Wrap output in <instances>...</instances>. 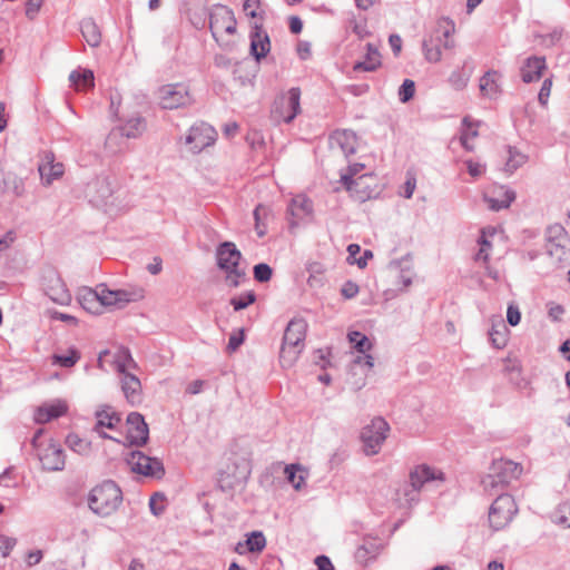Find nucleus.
<instances>
[{"label": "nucleus", "instance_id": "64", "mask_svg": "<svg viewBox=\"0 0 570 570\" xmlns=\"http://www.w3.org/2000/svg\"><path fill=\"white\" fill-rule=\"evenodd\" d=\"M302 29H303V22H302L301 18L297 16H292L289 18L291 32L294 35H298V33H301Z\"/></svg>", "mask_w": 570, "mask_h": 570}, {"label": "nucleus", "instance_id": "25", "mask_svg": "<svg viewBox=\"0 0 570 570\" xmlns=\"http://www.w3.org/2000/svg\"><path fill=\"white\" fill-rule=\"evenodd\" d=\"M258 68V62L256 60L253 61L249 58L237 61L233 69L234 79L237 80L240 86L252 83L253 79L256 77Z\"/></svg>", "mask_w": 570, "mask_h": 570}, {"label": "nucleus", "instance_id": "11", "mask_svg": "<svg viewBox=\"0 0 570 570\" xmlns=\"http://www.w3.org/2000/svg\"><path fill=\"white\" fill-rule=\"evenodd\" d=\"M157 99L161 109L174 110L189 106L193 99L183 83L164 85L157 90Z\"/></svg>", "mask_w": 570, "mask_h": 570}, {"label": "nucleus", "instance_id": "1", "mask_svg": "<svg viewBox=\"0 0 570 570\" xmlns=\"http://www.w3.org/2000/svg\"><path fill=\"white\" fill-rule=\"evenodd\" d=\"M122 491L112 480H106L91 489L88 507L101 518L114 514L122 503Z\"/></svg>", "mask_w": 570, "mask_h": 570}, {"label": "nucleus", "instance_id": "29", "mask_svg": "<svg viewBox=\"0 0 570 570\" xmlns=\"http://www.w3.org/2000/svg\"><path fill=\"white\" fill-rule=\"evenodd\" d=\"M24 191L26 189L23 179L17 176L14 173H4L3 176L0 178L1 194L11 193L16 197H21L23 196Z\"/></svg>", "mask_w": 570, "mask_h": 570}, {"label": "nucleus", "instance_id": "61", "mask_svg": "<svg viewBox=\"0 0 570 570\" xmlns=\"http://www.w3.org/2000/svg\"><path fill=\"white\" fill-rule=\"evenodd\" d=\"M465 165H466L468 173L472 177H479L484 173V166L479 163H475L471 159L466 160Z\"/></svg>", "mask_w": 570, "mask_h": 570}, {"label": "nucleus", "instance_id": "24", "mask_svg": "<svg viewBox=\"0 0 570 570\" xmlns=\"http://www.w3.org/2000/svg\"><path fill=\"white\" fill-rule=\"evenodd\" d=\"M546 69L547 63L544 57H528L520 68L521 79L525 83L538 81Z\"/></svg>", "mask_w": 570, "mask_h": 570}, {"label": "nucleus", "instance_id": "3", "mask_svg": "<svg viewBox=\"0 0 570 570\" xmlns=\"http://www.w3.org/2000/svg\"><path fill=\"white\" fill-rule=\"evenodd\" d=\"M306 330L307 323L301 317H295L287 324L279 352L283 366H291L297 360L304 347Z\"/></svg>", "mask_w": 570, "mask_h": 570}, {"label": "nucleus", "instance_id": "45", "mask_svg": "<svg viewBox=\"0 0 570 570\" xmlns=\"http://www.w3.org/2000/svg\"><path fill=\"white\" fill-rule=\"evenodd\" d=\"M66 444L68 448L79 454L85 453L89 450V443L82 440L78 434L70 433L66 438Z\"/></svg>", "mask_w": 570, "mask_h": 570}, {"label": "nucleus", "instance_id": "2", "mask_svg": "<svg viewBox=\"0 0 570 570\" xmlns=\"http://www.w3.org/2000/svg\"><path fill=\"white\" fill-rule=\"evenodd\" d=\"M522 473V466L511 460H493L489 472L481 480V485L490 495L500 494Z\"/></svg>", "mask_w": 570, "mask_h": 570}, {"label": "nucleus", "instance_id": "34", "mask_svg": "<svg viewBox=\"0 0 570 570\" xmlns=\"http://www.w3.org/2000/svg\"><path fill=\"white\" fill-rule=\"evenodd\" d=\"M473 67H469L465 61L461 68L453 70L448 79L450 86L455 90H462L468 86L472 76Z\"/></svg>", "mask_w": 570, "mask_h": 570}, {"label": "nucleus", "instance_id": "18", "mask_svg": "<svg viewBox=\"0 0 570 570\" xmlns=\"http://www.w3.org/2000/svg\"><path fill=\"white\" fill-rule=\"evenodd\" d=\"M454 31L452 29H445L442 31V35H438L436 37L430 36L429 38H424L422 42V50L425 59L429 62H439L442 58L441 46L446 49L453 48L454 42L450 40L451 33Z\"/></svg>", "mask_w": 570, "mask_h": 570}, {"label": "nucleus", "instance_id": "53", "mask_svg": "<svg viewBox=\"0 0 570 570\" xmlns=\"http://www.w3.org/2000/svg\"><path fill=\"white\" fill-rule=\"evenodd\" d=\"M17 544V539L7 535H0V551L3 558L10 556L11 551Z\"/></svg>", "mask_w": 570, "mask_h": 570}, {"label": "nucleus", "instance_id": "38", "mask_svg": "<svg viewBox=\"0 0 570 570\" xmlns=\"http://www.w3.org/2000/svg\"><path fill=\"white\" fill-rule=\"evenodd\" d=\"M78 301L80 305L90 313H97L98 307H100V299L97 293V287L95 289L85 287L79 292Z\"/></svg>", "mask_w": 570, "mask_h": 570}, {"label": "nucleus", "instance_id": "57", "mask_svg": "<svg viewBox=\"0 0 570 570\" xmlns=\"http://www.w3.org/2000/svg\"><path fill=\"white\" fill-rule=\"evenodd\" d=\"M43 0H27L26 2V16L29 19H35L38 14Z\"/></svg>", "mask_w": 570, "mask_h": 570}, {"label": "nucleus", "instance_id": "35", "mask_svg": "<svg viewBox=\"0 0 570 570\" xmlns=\"http://www.w3.org/2000/svg\"><path fill=\"white\" fill-rule=\"evenodd\" d=\"M114 363L119 374L128 372L129 368H136L137 363L128 347L119 346L114 355Z\"/></svg>", "mask_w": 570, "mask_h": 570}, {"label": "nucleus", "instance_id": "54", "mask_svg": "<svg viewBox=\"0 0 570 570\" xmlns=\"http://www.w3.org/2000/svg\"><path fill=\"white\" fill-rule=\"evenodd\" d=\"M358 285L352 281H347L343 284L342 288H341V294L347 298V299H351V298H354L357 294H358Z\"/></svg>", "mask_w": 570, "mask_h": 570}, {"label": "nucleus", "instance_id": "15", "mask_svg": "<svg viewBox=\"0 0 570 570\" xmlns=\"http://www.w3.org/2000/svg\"><path fill=\"white\" fill-rule=\"evenodd\" d=\"M216 140L215 129L204 122H197L190 127L185 138V144L190 146L193 153H200L204 148L213 145Z\"/></svg>", "mask_w": 570, "mask_h": 570}, {"label": "nucleus", "instance_id": "19", "mask_svg": "<svg viewBox=\"0 0 570 570\" xmlns=\"http://www.w3.org/2000/svg\"><path fill=\"white\" fill-rule=\"evenodd\" d=\"M126 423L128 443L136 446L145 445L149 439V429L145 417L138 412H131L127 415Z\"/></svg>", "mask_w": 570, "mask_h": 570}, {"label": "nucleus", "instance_id": "41", "mask_svg": "<svg viewBox=\"0 0 570 570\" xmlns=\"http://www.w3.org/2000/svg\"><path fill=\"white\" fill-rule=\"evenodd\" d=\"M246 550L249 552H261L266 547V539L262 531H253L245 541Z\"/></svg>", "mask_w": 570, "mask_h": 570}, {"label": "nucleus", "instance_id": "6", "mask_svg": "<svg viewBox=\"0 0 570 570\" xmlns=\"http://www.w3.org/2000/svg\"><path fill=\"white\" fill-rule=\"evenodd\" d=\"M42 433L41 429L37 430L31 440L35 454L40 461L42 469L47 471L63 470L66 464L63 450L52 440H49L47 443L41 441Z\"/></svg>", "mask_w": 570, "mask_h": 570}, {"label": "nucleus", "instance_id": "46", "mask_svg": "<svg viewBox=\"0 0 570 570\" xmlns=\"http://www.w3.org/2000/svg\"><path fill=\"white\" fill-rule=\"evenodd\" d=\"M224 272L226 274L225 279L230 287H238L242 281L246 278L245 269L239 266Z\"/></svg>", "mask_w": 570, "mask_h": 570}, {"label": "nucleus", "instance_id": "14", "mask_svg": "<svg viewBox=\"0 0 570 570\" xmlns=\"http://www.w3.org/2000/svg\"><path fill=\"white\" fill-rule=\"evenodd\" d=\"M348 341L353 345V347L364 354L358 355L353 361V364L351 366V371L357 370L360 367L363 372V374H366L368 371L372 370L374 366V358L372 355L365 354V352L370 351L372 348V344L366 335L358 331H352L348 333Z\"/></svg>", "mask_w": 570, "mask_h": 570}, {"label": "nucleus", "instance_id": "17", "mask_svg": "<svg viewBox=\"0 0 570 570\" xmlns=\"http://www.w3.org/2000/svg\"><path fill=\"white\" fill-rule=\"evenodd\" d=\"M313 212V202L305 195H296L291 199L286 210L289 227L296 228L301 223L312 218Z\"/></svg>", "mask_w": 570, "mask_h": 570}, {"label": "nucleus", "instance_id": "32", "mask_svg": "<svg viewBox=\"0 0 570 570\" xmlns=\"http://www.w3.org/2000/svg\"><path fill=\"white\" fill-rule=\"evenodd\" d=\"M80 31L89 46L98 47L100 45L101 33L92 18H85L81 20Z\"/></svg>", "mask_w": 570, "mask_h": 570}, {"label": "nucleus", "instance_id": "59", "mask_svg": "<svg viewBox=\"0 0 570 570\" xmlns=\"http://www.w3.org/2000/svg\"><path fill=\"white\" fill-rule=\"evenodd\" d=\"M559 512L561 515L558 519V523L570 528V502H564L560 505Z\"/></svg>", "mask_w": 570, "mask_h": 570}, {"label": "nucleus", "instance_id": "44", "mask_svg": "<svg viewBox=\"0 0 570 570\" xmlns=\"http://www.w3.org/2000/svg\"><path fill=\"white\" fill-rule=\"evenodd\" d=\"M301 470L298 464H289L285 466V475L287 481L296 489L299 490L304 484V476L298 475L297 472Z\"/></svg>", "mask_w": 570, "mask_h": 570}, {"label": "nucleus", "instance_id": "26", "mask_svg": "<svg viewBox=\"0 0 570 570\" xmlns=\"http://www.w3.org/2000/svg\"><path fill=\"white\" fill-rule=\"evenodd\" d=\"M501 75L497 70L487 71L479 82V88L483 97L493 99L501 92Z\"/></svg>", "mask_w": 570, "mask_h": 570}, {"label": "nucleus", "instance_id": "12", "mask_svg": "<svg viewBox=\"0 0 570 570\" xmlns=\"http://www.w3.org/2000/svg\"><path fill=\"white\" fill-rule=\"evenodd\" d=\"M390 426L383 417H375L362 429L361 440L366 455L377 454L386 439Z\"/></svg>", "mask_w": 570, "mask_h": 570}, {"label": "nucleus", "instance_id": "56", "mask_svg": "<svg viewBox=\"0 0 570 570\" xmlns=\"http://www.w3.org/2000/svg\"><path fill=\"white\" fill-rule=\"evenodd\" d=\"M244 330H239L238 333H234L229 336L227 350L229 352L236 351L244 342Z\"/></svg>", "mask_w": 570, "mask_h": 570}, {"label": "nucleus", "instance_id": "9", "mask_svg": "<svg viewBox=\"0 0 570 570\" xmlns=\"http://www.w3.org/2000/svg\"><path fill=\"white\" fill-rule=\"evenodd\" d=\"M517 511L518 508L512 495L508 493L498 494L489 510L490 527L494 531L505 528L511 522Z\"/></svg>", "mask_w": 570, "mask_h": 570}, {"label": "nucleus", "instance_id": "63", "mask_svg": "<svg viewBox=\"0 0 570 570\" xmlns=\"http://www.w3.org/2000/svg\"><path fill=\"white\" fill-rule=\"evenodd\" d=\"M389 43L392 48L393 53L395 56H399L402 49V38L399 35L393 33L389 37Z\"/></svg>", "mask_w": 570, "mask_h": 570}, {"label": "nucleus", "instance_id": "52", "mask_svg": "<svg viewBox=\"0 0 570 570\" xmlns=\"http://www.w3.org/2000/svg\"><path fill=\"white\" fill-rule=\"evenodd\" d=\"M551 88H552V78L551 77L546 78L543 80L540 91L538 94V100L542 107H547V105H548V100H549V97L551 94Z\"/></svg>", "mask_w": 570, "mask_h": 570}, {"label": "nucleus", "instance_id": "20", "mask_svg": "<svg viewBox=\"0 0 570 570\" xmlns=\"http://www.w3.org/2000/svg\"><path fill=\"white\" fill-rule=\"evenodd\" d=\"M242 257V253L233 242H223L216 248V264L220 271L238 267Z\"/></svg>", "mask_w": 570, "mask_h": 570}, {"label": "nucleus", "instance_id": "23", "mask_svg": "<svg viewBox=\"0 0 570 570\" xmlns=\"http://www.w3.org/2000/svg\"><path fill=\"white\" fill-rule=\"evenodd\" d=\"M250 38V55L259 62L267 56L271 50V40L265 30L258 24H255L249 35Z\"/></svg>", "mask_w": 570, "mask_h": 570}, {"label": "nucleus", "instance_id": "36", "mask_svg": "<svg viewBox=\"0 0 570 570\" xmlns=\"http://www.w3.org/2000/svg\"><path fill=\"white\" fill-rule=\"evenodd\" d=\"M71 86L77 90H86L94 87V72L89 69L73 70L69 75Z\"/></svg>", "mask_w": 570, "mask_h": 570}, {"label": "nucleus", "instance_id": "55", "mask_svg": "<svg viewBox=\"0 0 570 570\" xmlns=\"http://www.w3.org/2000/svg\"><path fill=\"white\" fill-rule=\"evenodd\" d=\"M266 207L263 205H257L254 209L255 229L258 237H263L266 234V229L261 226V215L262 213L266 214Z\"/></svg>", "mask_w": 570, "mask_h": 570}, {"label": "nucleus", "instance_id": "16", "mask_svg": "<svg viewBox=\"0 0 570 570\" xmlns=\"http://www.w3.org/2000/svg\"><path fill=\"white\" fill-rule=\"evenodd\" d=\"M236 24L233 11L225 6H215L209 14V29L214 38L223 31L228 35L235 33Z\"/></svg>", "mask_w": 570, "mask_h": 570}, {"label": "nucleus", "instance_id": "60", "mask_svg": "<svg viewBox=\"0 0 570 570\" xmlns=\"http://www.w3.org/2000/svg\"><path fill=\"white\" fill-rule=\"evenodd\" d=\"M51 320H58L65 323L77 324V318L70 314L61 313L56 309L48 311Z\"/></svg>", "mask_w": 570, "mask_h": 570}, {"label": "nucleus", "instance_id": "42", "mask_svg": "<svg viewBox=\"0 0 570 570\" xmlns=\"http://www.w3.org/2000/svg\"><path fill=\"white\" fill-rule=\"evenodd\" d=\"M256 302V294L253 291H248L239 296H234L230 298L229 303L233 306L234 311H242L253 303Z\"/></svg>", "mask_w": 570, "mask_h": 570}, {"label": "nucleus", "instance_id": "31", "mask_svg": "<svg viewBox=\"0 0 570 570\" xmlns=\"http://www.w3.org/2000/svg\"><path fill=\"white\" fill-rule=\"evenodd\" d=\"M107 410H110V406L105 405L104 409L96 411L97 422L94 431L99 432V430L102 428L114 430L121 422V416L119 413L108 412Z\"/></svg>", "mask_w": 570, "mask_h": 570}, {"label": "nucleus", "instance_id": "21", "mask_svg": "<svg viewBox=\"0 0 570 570\" xmlns=\"http://www.w3.org/2000/svg\"><path fill=\"white\" fill-rule=\"evenodd\" d=\"M114 189L108 176H97L88 183L86 194L90 203L101 205L112 195Z\"/></svg>", "mask_w": 570, "mask_h": 570}, {"label": "nucleus", "instance_id": "48", "mask_svg": "<svg viewBox=\"0 0 570 570\" xmlns=\"http://www.w3.org/2000/svg\"><path fill=\"white\" fill-rule=\"evenodd\" d=\"M377 553V546L374 542H365L356 550V559L358 561H367Z\"/></svg>", "mask_w": 570, "mask_h": 570}, {"label": "nucleus", "instance_id": "22", "mask_svg": "<svg viewBox=\"0 0 570 570\" xmlns=\"http://www.w3.org/2000/svg\"><path fill=\"white\" fill-rule=\"evenodd\" d=\"M120 386L126 401L131 406H137L142 402V389L140 380L129 372L119 374Z\"/></svg>", "mask_w": 570, "mask_h": 570}, {"label": "nucleus", "instance_id": "5", "mask_svg": "<svg viewBox=\"0 0 570 570\" xmlns=\"http://www.w3.org/2000/svg\"><path fill=\"white\" fill-rule=\"evenodd\" d=\"M546 253L557 266L570 264V239L561 224H553L547 228Z\"/></svg>", "mask_w": 570, "mask_h": 570}, {"label": "nucleus", "instance_id": "4", "mask_svg": "<svg viewBox=\"0 0 570 570\" xmlns=\"http://www.w3.org/2000/svg\"><path fill=\"white\" fill-rule=\"evenodd\" d=\"M409 480V484L403 489V494L405 502L409 505H412L413 503L419 502V493L425 484L432 482L443 483L445 481V474L441 470L428 464H419L411 470Z\"/></svg>", "mask_w": 570, "mask_h": 570}, {"label": "nucleus", "instance_id": "40", "mask_svg": "<svg viewBox=\"0 0 570 570\" xmlns=\"http://www.w3.org/2000/svg\"><path fill=\"white\" fill-rule=\"evenodd\" d=\"M39 173H40L41 179L46 184L49 185L55 179L62 176L63 165L60 163H57V164L48 163V164L39 166Z\"/></svg>", "mask_w": 570, "mask_h": 570}, {"label": "nucleus", "instance_id": "43", "mask_svg": "<svg viewBox=\"0 0 570 570\" xmlns=\"http://www.w3.org/2000/svg\"><path fill=\"white\" fill-rule=\"evenodd\" d=\"M515 199V193L512 189H507L503 193V196L501 199L499 198H491L490 202V208L493 210H501L508 208L511 203Z\"/></svg>", "mask_w": 570, "mask_h": 570}, {"label": "nucleus", "instance_id": "58", "mask_svg": "<svg viewBox=\"0 0 570 570\" xmlns=\"http://www.w3.org/2000/svg\"><path fill=\"white\" fill-rule=\"evenodd\" d=\"M507 321L511 326H515L521 321V313L518 306L509 305L507 311Z\"/></svg>", "mask_w": 570, "mask_h": 570}, {"label": "nucleus", "instance_id": "50", "mask_svg": "<svg viewBox=\"0 0 570 570\" xmlns=\"http://www.w3.org/2000/svg\"><path fill=\"white\" fill-rule=\"evenodd\" d=\"M501 327L502 330L492 327L489 332L490 341L495 348H503L507 344L505 325L502 324Z\"/></svg>", "mask_w": 570, "mask_h": 570}, {"label": "nucleus", "instance_id": "30", "mask_svg": "<svg viewBox=\"0 0 570 570\" xmlns=\"http://www.w3.org/2000/svg\"><path fill=\"white\" fill-rule=\"evenodd\" d=\"M381 66V56L373 43L366 45L365 60L357 61L353 66L354 71H375Z\"/></svg>", "mask_w": 570, "mask_h": 570}, {"label": "nucleus", "instance_id": "8", "mask_svg": "<svg viewBox=\"0 0 570 570\" xmlns=\"http://www.w3.org/2000/svg\"><path fill=\"white\" fill-rule=\"evenodd\" d=\"M100 305L115 308H124L128 303L144 298L145 292L140 287L109 289L106 284L97 286Z\"/></svg>", "mask_w": 570, "mask_h": 570}, {"label": "nucleus", "instance_id": "49", "mask_svg": "<svg viewBox=\"0 0 570 570\" xmlns=\"http://www.w3.org/2000/svg\"><path fill=\"white\" fill-rule=\"evenodd\" d=\"M415 94V83L411 79H405L399 88V99L405 104L410 101Z\"/></svg>", "mask_w": 570, "mask_h": 570}, {"label": "nucleus", "instance_id": "47", "mask_svg": "<svg viewBox=\"0 0 570 570\" xmlns=\"http://www.w3.org/2000/svg\"><path fill=\"white\" fill-rule=\"evenodd\" d=\"M254 279L258 283H266L272 278L273 269L266 263H258L253 268Z\"/></svg>", "mask_w": 570, "mask_h": 570}, {"label": "nucleus", "instance_id": "27", "mask_svg": "<svg viewBox=\"0 0 570 570\" xmlns=\"http://www.w3.org/2000/svg\"><path fill=\"white\" fill-rule=\"evenodd\" d=\"M67 411V404L63 401H57L55 403L38 407L35 414V420L37 423L43 424L65 415Z\"/></svg>", "mask_w": 570, "mask_h": 570}, {"label": "nucleus", "instance_id": "37", "mask_svg": "<svg viewBox=\"0 0 570 570\" xmlns=\"http://www.w3.org/2000/svg\"><path fill=\"white\" fill-rule=\"evenodd\" d=\"M362 167L363 165L360 164L348 166V173L341 175V181L348 191H358L360 188L363 187L366 176H358L357 178H354V175L357 174L358 168Z\"/></svg>", "mask_w": 570, "mask_h": 570}, {"label": "nucleus", "instance_id": "39", "mask_svg": "<svg viewBox=\"0 0 570 570\" xmlns=\"http://www.w3.org/2000/svg\"><path fill=\"white\" fill-rule=\"evenodd\" d=\"M508 158L504 165V170L508 174H513L517 169L522 167L529 159L528 155L521 153L518 148L508 146Z\"/></svg>", "mask_w": 570, "mask_h": 570}, {"label": "nucleus", "instance_id": "28", "mask_svg": "<svg viewBox=\"0 0 570 570\" xmlns=\"http://www.w3.org/2000/svg\"><path fill=\"white\" fill-rule=\"evenodd\" d=\"M355 134L352 130H336L331 136V145L332 147H338L340 150L345 155H353L356 150L355 148Z\"/></svg>", "mask_w": 570, "mask_h": 570}, {"label": "nucleus", "instance_id": "33", "mask_svg": "<svg viewBox=\"0 0 570 570\" xmlns=\"http://www.w3.org/2000/svg\"><path fill=\"white\" fill-rule=\"evenodd\" d=\"M147 128L146 119L137 115L135 117L129 118L121 127L120 132L121 136L127 138H138L140 137Z\"/></svg>", "mask_w": 570, "mask_h": 570}, {"label": "nucleus", "instance_id": "51", "mask_svg": "<svg viewBox=\"0 0 570 570\" xmlns=\"http://www.w3.org/2000/svg\"><path fill=\"white\" fill-rule=\"evenodd\" d=\"M55 362L63 367H71L73 366L78 360L80 358V355L77 351L71 350L69 354L66 355H55L53 356Z\"/></svg>", "mask_w": 570, "mask_h": 570}, {"label": "nucleus", "instance_id": "13", "mask_svg": "<svg viewBox=\"0 0 570 570\" xmlns=\"http://www.w3.org/2000/svg\"><path fill=\"white\" fill-rule=\"evenodd\" d=\"M127 463L132 472L145 476L161 479L165 474L163 462L157 458L146 455L141 451H132L127 459Z\"/></svg>", "mask_w": 570, "mask_h": 570}, {"label": "nucleus", "instance_id": "10", "mask_svg": "<svg viewBox=\"0 0 570 570\" xmlns=\"http://www.w3.org/2000/svg\"><path fill=\"white\" fill-rule=\"evenodd\" d=\"M301 90L297 87L291 88L286 95H282L274 100L272 106V118L276 122L289 124L294 120L301 110Z\"/></svg>", "mask_w": 570, "mask_h": 570}, {"label": "nucleus", "instance_id": "62", "mask_svg": "<svg viewBox=\"0 0 570 570\" xmlns=\"http://www.w3.org/2000/svg\"><path fill=\"white\" fill-rule=\"evenodd\" d=\"M317 570H334V566L327 556L321 554L315 558Z\"/></svg>", "mask_w": 570, "mask_h": 570}, {"label": "nucleus", "instance_id": "7", "mask_svg": "<svg viewBox=\"0 0 570 570\" xmlns=\"http://www.w3.org/2000/svg\"><path fill=\"white\" fill-rule=\"evenodd\" d=\"M40 285L45 295L53 303L59 305L70 304L71 293L56 268L47 267L42 271Z\"/></svg>", "mask_w": 570, "mask_h": 570}]
</instances>
